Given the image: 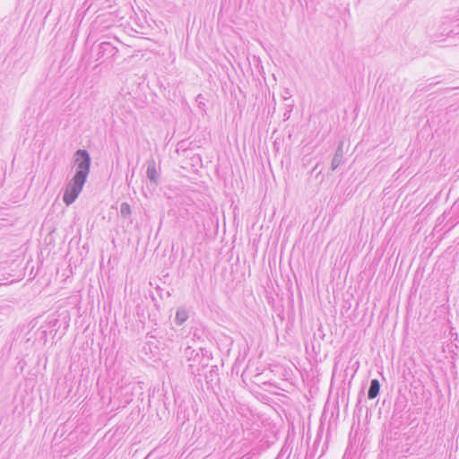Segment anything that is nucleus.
<instances>
[{"label":"nucleus","mask_w":459,"mask_h":459,"mask_svg":"<svg viewBox=\"0 0 459 459\" xmlns=\"http://www.w3.org/2000/svg\"><path fill=\"white\" fill-rule=\"evenodd\" d=\"M292 106H293V105H289V107H290V110H289V112H290V111H291Z\"/></svg>","instance_id":"4468645a"},{"label":"nucleus","mask_w":459,"mask_h":459,"mask_svg":"<svg viewBox=\"0 0 459 459\" xmlns=\"http://www.w3.org/2000/svg\"><path fill=\"white\" fill-rule=\"evenodd\" d=\"M95 61L99 62V65L111 64L115 59L118 49L108 41L100 43L95 48Z\"/></svg>","instance_id":"f03ea898"},{"label":"nucleus","mask_w":459,"mask_h":459,"mask_svg":"<svg viewBox=\"0 0 459 459\" xmlns=\"http://www.w3.org/2000/svg\"><path fill=\"white\" fill-rule=\"evenodd\" d=\"M184 354H185V357L187 359V360L196 361L202 358L199 351L193 349L191 346H187L185 349Z\"/></svg>","instance_id":"6e6552de"},{"label":"nucleus","mask_w":459,"mask_h":459,"mask_svg":"<svg viewBox=\"0 0 459 459\" xmlns=\"http://www.w3.org/2000/svg\"><path fill=\"white\" fill-rule=\"evenodd\" d=\"M91 159L86 150L79 149L74 156V164L76 168L75 174L68 182L63 201L66 205L72 204L78 197L90 173Z\"/></svg>","instance_id":"f257e3e1"},{"label":"nucleus","mask_w":459,"mask_h":459,"mask_svg":"<svg viewBox=\"0 0 459 459\" xmlns=\"http://www.w3.org/2000/svg\"><path fill=\"white\" fill-rule=\"evenodd\" d=\"M380 391V383L377 379L374 378L370 381V385L368 391V398L370 400L375 399Z\"/></svg>","instance_id":"423d86ee"},{"label":"nucleus","mask_w":459,"mask_h":459,"mask_svg":"<svg viewBox=\"0 0 459 459\" xmlns=\"http://www.w3.org/2000/svg\"><path fill=\"white\" fill-rule=\"evenodd\" d=\"M120 213H121V216L124 218H126L131 214V207L127 203L121 204Z\"/></svg>","instance_id":"1a4fd4ad"},{"label":"nucleus","mask_w":459,"mask_h":459,"mask_svg":"<svg viewBox=\"0 0 459 459\" xmlns=\"http://www.w3.org/2000/svg\"><path fill=\"white\" fill-rule=\"evenodd\" d=\"M284 117H286V119H288L289 118L288 113H285Z\"/></svg>","instance_id":"ddd939ff"},{"label":"nucleus","mask_w":459,"mask_h":459,"mask_svg":"<svg viewBox=\"0 0 459 459\" xmlns=\"http://www.w3.org/2000/svg\"><path fill=\"white\" fill-rule=\"evenodd\" d=\"M437 83H438V82H431L429 86H433V85H436Z\"/></svg>","instance_id":"f8f14e48"},{"label":"nucleus","mask_w":459,"mask_h":459,"mask_svg":"<svg viewBox=\"0 0 459 459\" xmlns=\"http://www.w3.org/2000/svg\"><path fill=\"white\" fill-rule=\"evenodd\" d=\"M188 370L191 372V374H195L194 369V364H189Z\"/></svg>","instance_id":"9b49d317"},{"label":"nucleus","mask_w":459,"mask_h":459,"mask_svg":"<svg viewBox=\"0 0 459 459\" xmlns=\"http://www.w3.org/2000/svg\"><path fill=\"white\" fill-rule=\"evenodd\" d=\"M440 30L442 35L459 36V20L443 22Z\"/></svg>","instance_id":"20e7f679"},{"label":"nucleus","mask_w":459,"mask_h":459,"mask_svg":"<svg viewBox=\"0 0 459 459\" xmlns=\"http://www.w3.org/2000/svg\"><path fill=\"white\" fill-rule=\"evenodd\" d=\"M146 176L152 184L154 186L158 185L160 171L158 170L156 162L153 159H151L147 161Z\"/></svg>","instance_id":"7ed1b4c3"},{"label":"nucleus","mask_w":459,"mask_h":459,"mask_svg":"<svg viewBox=\"0 0 459 459\" xmlns=\"http://www.w3.org/2000/svg\"><path fill=\"white\" fill-rule=\"evenodd\" d=\"M195 101L198 105V108L202 110L205 108V98L202 94H198L196 96Z\"/></svg>","instance_id":"9d476101"},{"label":"nucleus","mask_w":459,"mask_h":459,"mask_svg":"<svg viewBox=\"0 0 459 459\" xmlns=\"http://www.w3.org/2000/svg\"><path fill=\"white\" fill-rule=\"evenodd\" d=\"M288 94L290 95L288 90L286 91V93H285V96H288Z\"/></svg>","instance_id":"2eb2a0df"},{"label":"nucleus","mask_w":459,"mask_h":459,"mask_svg":"<svg viewBox=\"0 0 459 459\" xmlns=\"http://www.w3.org/2000/svg\"><path fill=\"white\" fill-rule=\"evenodd\" d=\"M188 311L184 307H178L176 316L175 323L177 325H182L188 319Z\"/></svg>","instance_id":"0eeeda50"},{"label":"nucleus","mask_w":459,"mask_h":459,"mask_svg":"<svg viewBox=\"0 0 459 459\" xmlns=\"http://www.w3.org/2000/svg\"><path fill=\"white\" fill-rule=\"evenodd\" d=\"M343 161V149H342V143H341L333 155V158L332 160L331 169L332 170H335Z\"/></svg>","instance_id":"39448f33"}]
</instances>
